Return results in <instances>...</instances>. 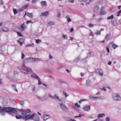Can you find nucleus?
I'll return each instance as SVG.
<instances>
[{"instance_id": "nucleus-1", "label": "nucleus", "mask_w": 121, "mask_h": 121, "mask_svg": "<svg viewBox=\"0 0 121 121\" xmlns=\"http://www.w3.org/2000/svg\"><path fill=\"white\" fill-rule=\"evenodd\" d=\"M26 113L24 110L22 113L23 119L24 118L26 120H31L34 121H40L39 117L38 115L33 113L32 114H29L26 115Z\"/></svg>"}, {"instance_id": "nucleus-2", "label": "nucleus", "mask_w": 121, "mask_h": 121, "mask_svg": "<svg viewBox=\"0 0 121 121\" xmlns=\"http://www.w3.org/2000/svg\"><path fill=\"white\" fill-rule=\"evenodd\" d=\"M112 98L113 99L116 101L121 100V98L120 96L117 94H113L112 95Z\"/></svg>"}, {"instance_id": "nucleus-3", "label": "nucleus", "mask_w": 121, "mask_h": 121, "mask_svg": "<svg viewBox=\"0 0 121 121\" xmlns=\"http://www.w3.org/2000/svg\"><path fill=\"white\" fill-rule=\"evenodd\" d=\"M89 98L91 99H104L105 97L104 96L99 97H94L91 95L89 96Z\"/></svg>"}, {"instance_id": "nucleus-4", "label": "nucleus", "mask_w": 121, "mask_h": 121, "mask_svg": "<svg viewBox=\"0 0 121 121\" xmlns=\"http://www.w3.org/2000/svg\"><path fill=\"white\" fill-rule=\"evenodd\" d=\"M11 107H3L2 108L0 109V111H3L7 112H10V109Z\"/></svg>"}, {"instance_id": "nucleus-5", "label": "nucleus", "mask_w": 121, "mask_h": 121, "mask_svg": "<svg viewBox=\"0 0 121 121\" xmlns=\"http://www.w3.org/2000/svg\"><path fill=\"white\" fill-rule=\"evenodd\" d=\"M90 105H86L83 107V109L85 111H88L90 110Z\"/></svg>"}, {"instance_id": "nucleus-6", "label": "nucleus", "mask_w": 121, "mask_h": 121, "mask_svg": "<svg viewBox=\"0 0 121 121\" xmlns=\"http://www.w3.org/2000/svg\"><path fill=\"white\" fill-rule=\"evenodd\" d=\"M26 27V26L23 23L20 26L19 29L21 31L23 30Z\"/></svg>"}, {"instance_id": "nucleus-7", "label": "nucleus", "mask_w": 121, "mask_h": 121, "mask_svg": "<svg viewBox=\"0 0 121 121\" xmlns=\"http://www.w3.org/2000/svg\"><path fill=\"white\" fill-rule=\"evenodd\" d=\"M109 46L110 45H112V47L114 49H115L116 48L118 47V46L114 43L113 42H112L110 43L109 44Z\"/></svg>"}, {"instance_id": "nucleus-8", "label": "nucleus", "mask_w": 121, "mask_h": 121, "mask_svg": "<svg viewBox=\"0 0 121 121\" xmlns=\"http://www.w3.org/2000/svg\"><path fill=\"white\" fill-rule=\"evenodd\" d=\"M25 15H26L30 18H32L33 17V14L32 13L25 12Z\"/></svg>"}, {"instance_id": "nucleus-9", "label": "nucleus", "mask_w": 121, "mask_h": 121, "mask_svg": "<svg viewBox=\"0 0 121 121\" xmlns=\"http://www.w3.org/2000/svg\"><path fill=\"white\" fill-rule=\"evenodd\" d=\"M96 72L99 73V74L100 76H103V72L101 69H98L96 70Z\"/></svg>"}, {"instance_id": "nucleus-10", "label": "nucleus", "mask_w": 121, "mask_h": 121, "mask_svg": "<svg viewBox=\"0 0 121 121\" xmlns=\"http://www.w3.org/2000/svg\"><path fill=\"white\" fill-rule=\"evenodd\" d=\"M29 6L28 4H26V5L25 6L22 7V8L20 9H19V11L20 12H21L23 10L26 9Z\"/></svg>"}, {"instance_id": "nucleus-11", "label": "nucleus", "mask_w": 121, "mask_h": 121, "mask_svg": "<svg viewBox=\"0 0 121 121\" xmlns=\"http://www.w3.org/2000/svg\"><path fill=\"white\" fill-rule=\"evenodd\" d=\"M30 60L32 62H35L36 61H40L41 60V59L38 58H31Z\"/></svg>"}, {"instance_id": "nucleus-12", "label": "nucleus", "mask_w": 121, "mask_h": 121, "mask_svg": "<svg viewBox=\"0 0 121 121\" xmlns=\"http://www.w3.org/2000/svg\"><path fill=\"white\" fill-rule=\"evenodd\" d=\"M53 99H55L56 100H58L59 101H60L61 99H59V96L55 94L54 96H53Z\"/></svg>"}, {"instance_id": "nucleus-13", "label": "nucleus", "mask_w": 121, "mask_h": 121, "mask_svg": "<svg viewBox=\"0 0 121 121\" xmlns=\"http://www.w3.org/2000/svg\"><path fill=\"white\" fill-rule=\"evenodd\" d=\"M24 40L23 38H21L18 41V42L19 43L20 45L21 46L22 45L23 42H24Z\"/></svg>"}, {"instance_id": "nucleus-14", "label": "nucleus", "mask_w": 121, "mask_h": 121, "mask_svg": "<svg viewBox=\"0 0 121 121\" xmlns=\"http://www.w3.org/2000/svg\"><path fill=\"white\" fill-rule=\"evenodd\" d=\"M2 30L4 32H8L9 31V29L5 27H3L2 28Z\"/></svg>"}, {"instance_id": "nucleus-15", "label": "nucleus", "mask_w": 121, "mask_h": 121, "mask_svg": "<svg viewBox=\"0 0 121 121\" xmlns=\"http://www.w3.org/2000/svg\"><path fill=\"white\" fill-rule=\"evenodd\" d=\"M32 77L35 78L37 79L39 78V77L35 73H33L31 76Z\"/></svg>"}, {"instance_id": "nucleus-16", "label": "nucleus", "mask_w": 121, "mask_h": 121, "mask_svg": "<svg viewBox=\"0 0 121 121\" xmlns=\"http://www.w3.org/2000/svg\"><path fill=\"white\" fill-rule=\"evenodd\" d=\"M41 5L43 7H46L47 6L46 2L45 1H42L41 2Z\"/></svg>"}, {"instance_id": "nucleus-17", "label": "nucleus", "mask_w": 121, "mask_h": 121, "mask_svg": "<svg viewBox=\"0 0 121 121\" xmlns=\"http://www.w3.org/2000/svg\"><path fill=\"white\" fill-rule=\"evenodd\" d=\"M50 117L49 115H44L43 116V118L45 121L46 120L49 119Z\"/></svg>"}, {"instance_id": "nucleus-18", "label": "nucleus", "mask_w": 121, "mask_h": 121, "mask_svg": "<svg viewBox=\"0 0 121 121\" xmlns=\"http://www.w3.org/2000/svg\"><path fill=\"white\" fill-rule=\"evenodd\" d=\"M49 13L47 11L44 13H41V15L43 16H47L48 15Z\"/></svg>"}, {"instance_id": "nucleus-19", "label": "nucleus", "mask_w": 121, "mask_h": 121, "mask_svg": "<svg viewBox=\"0 0 121 121\" xmlns=\"http://www.w3.org/2000/svg\"><path fill=\"white\" fill-rule=\"evenodd\" d=\"M17 112V111L15 108H11L10 109V112H12L13 113H15Z\"/></svg>"}, {"instance_id": "nucleus-20", "label": "nucleus", "mask_w": 121, "mask_h": 121, "mask_svg": "<svg viewBox=\"0 0 121 121\" xmlns=\"http://www.w3.org/2000/svg\"><path fill=\"white\" fill-rule=\"evenodd\" d=\"M106 88H107L111 90V88L109 86H106L105 87H103L100 88V89L102 90H104V91H106V90L105 89Z\"/></svg>"}, {"instance_id": "nucleus-21", "label": "nucleus", "mask_w": 121, "mask_h": 121, "mask_svg": "<svg viewBox=\"0 0 121 121\" xmlns=\"http://www.w3.org/2000/svg\"><path fill=\"white\" fill-rule=\"evenodd\" d=\"M20 70H21L22 72L26 74H28V73L27 72L26 70L23 69L22 68H21Z\"/></svg>"}, {"instance_id": "nucleus-22", "label": "nucleus", "mask_w": 121, "mask_h": 121, "mask_svg": "<svg viewBox=\"0 0 121 121\" xmlns=\"http://www.w3.org/2000/svg\"><path fill=\"white\" fill-rule=\"evenodd\" d=\"M15 117L17 119H20L21 118H23V116L21 115H16Z\"/></svg>"}, {"instance_id": "nucleus-23", "label": "nucleus", "mask_w": 121, "mask_h": 121, "mask_svg": "<svg viewBox=\"0 0 121 121\" xmlns=\"http://www.w3.org/2000/svg\"><path fill=\"white\" fill-rule=\"evenodd\" d=\"M62 109L66 112H69V110L65 106Z\"/></svg>"}, {"instance_id": "nucleus-24", "label": "nucleus", "mask_w": 121, "mask_h": 121, "mask_svg": "<svg viewBox=\"0 0 121 121\" xmlns=\"http://www.w3.org/2000/svg\"><path fill=\"white\" fill-rule=\"evenodd\" d=\"M64 119L66 121H71V119L69 117H63Z\"/></svg>"}, {"instance_id": "nucleus-25", "label": "nucleus", "mask_w": 121, "mask_h": 121, "mask_svg": "<svg viewBox=\"0 0 121 121\" xmlns=\"http://www.w3.org/2000/svg\"><path fill=\"white\" fill-rule=\"evenodd\" d=\"M105 116V114L104 113H102L99 114L97 116L98 118H101L104 117Z\"/></svg>"}, {"instance_id": "nucleus-26", "label": "nucleus", "mask_w": 121, "mask_h": 121, "mask_svg": "<svg viewBox=\"0 0 121 121\" xmlns=\"http://www.w3.org/2000/svg\"><path fill=\"white\" fill-rule=\"evenodd\" d=\"M62 37L64 39H67V35L64 34H62Z\"/></svg>"}, {"instance_id": "nucleus-27", "label": "nucleus", "mask_w": 121, "mask_h": 121, "mask_svg": "<svg viewBox=\"0 0 121 121\" xmlns=\"http://www.w3.org/2000/svg\"><path fill=\"white\" fill-rule=\"evenodd\" d=\"M48 24L50 26L53 25H55V22H50L48 23Z\"/></svg>"}, {"instance_id": "nucleus-28", "label": "nucleus", "mask_w": 121, "mask_h": 121, "mask_svg": "<svg viewBox=\"0 0 121 121\" xmlns=\"http://www.w3.org/2000/svg\"><path fill=\"white\" fill-rule=\"evenodd\" d=\"M99 8L98 6H96L95 7L94 9V12H97L99 9Z\"/></svg>"}, {"instance_id": "nucleus-29", "label": "nucleus", "mask_w": 121, "mask_h": 121, "mask_svg": "<svg viewBox=\"0 0 121 121\" xmlns=\"http://www.w3.org/2000/svg\"><path fill=\"white\" fill-rule=\"evenodd\" d=\"M91 83V81L89 80H87L86 84L87 85H90Z\"/></svg>"}, {"instance_id": "nucleus-30", "label": "nucleus", "mask_w": 121, "mask_h": 121, "mask_svg": "<svg viewBox=\"0 0 121 121\" xmlns=\"http://www.w3.org/2000/svg\"><path fill=\"white\" fill-rule=\"evenodd\" d=\"M47 98V97L46 95H44L42 97L43 101L45 100H46Z\"/></svg>"}, {"instance_id": "nucleus-31", "label": "nucleus", "mask_w": 121, "mask_h": 121, "mask_svg": "<svg viewBox=\"0 0 121 121\" xmlns=\"http://www.w3.org/2000/svg\"><path fill=\"white\" fill-rule=\"evenodd\" d=\"M66 18L68 22H69L71 21V19L69 16H67L66 17Z\"/></svg>"}, {"instance_id": "nucleus-32", "label": "nucleus", "mask_w": 121, "mask_h": 121, "mask_svg": "<svg viewBox=\"0 0 121 121\" xmlns=\"http://www.w3.org/2000/svg\"><path fill=\"white\" fill-rule=\"evenodd\" d=\"M59 105L62 109L65 106L64 104L62 103L59 104Z\"/></svg>"}, {"instance_id": "nucleus-33", "label": "nucleus", "mask_w": 121, "mask_h": 121, "mask_svg": "<svg viewBox=\"0 0 121 121\" xmlns=\"http://www.w3.org/2000/svg\"><path fill=\"white\" fill-rule=\"evenodd\" d=\"M12 87L13 89L16 91V92H17V90L16 89V88L15 86V85H12Z\"/></svg>"}, {"instance_id": "nucleus-34", "label": "nucleus", "mask_w": 121, "mask_h": 121, "mask_svg": "<svg viewBox=\"0 0 121 121\" xmlns=\"http://www.w3.org/2000/svg\"><path fill=\"white\" fill-rule=\"evenodd\" d=\"M106 13L105 11H103L100 10V12L99 13L100 15H101L104 14L105 13Z\"/></svg>"}, {"instance_id": "nucleus-35", "label": "nucleus", "mask_w": 121, "mask_h": 121, "mask_svg": "<svg viewBox=\"0 0 121 121\" xmlns=\"http://www.w3.org/2000/svg\"><path fill=\"white\" fill-rule=\"evenodd\" d=\"M25 112H26V113H30L31 112V111L30 110V109H28L27 110H24Z\"/></svg>"}, {"instance_id": "nucleus-36", "label": "nucleus", "mask_w": 121, "mask_h": 121, "mask_svg": "<svg viewBox=\"0 0 121 121\" xmlns=\"http://www.w3.org/2000/svg\"><path fill=\"white\" fill-rule=\"evenodd\" d=\"M113 18V15H112L110 17H107V19L108 20H109L110 19H112Z\"/></svg>"}, {"instance_id": "nucleus-37", "label": "nucleus", "mask_w": 121, "mask_h": 121, "mask_svg": "<svg viewBox=\"0 0 121 121\" xmlns=\"http://www.w3.org/2000/svg\"><path fill=\"white\" fill-rule=\"evenodd\" d=\"M95 34L97 35H100V31H97L95 32Z\"/></svg>"}, {"instance_id": "nucleus-38", "label": "nucleus", "mask_w": 121, "mask_h": 121, "mask_svg": "<svg viewBox=\"0 0 121 121\" xmlns=\"http://www.w3.org/2000/svg\"><path fill=\"white\" fill-rule=\"evenodd\" d=\"M74 106L78 108H79L80 107V106L78 105L77 103H76L74 105Z\"/></svg>"}, {"instance_id": "nucleus-39", "label": "nucleus", "mask_w": 121, "mask_h": 121, "mask_svg": "<svg viewBox=\"0 0 121 121\" xmlns=\"http://www.w3.org/2000/svg\"><path fill=\"white\" fill-rule=\"evenodd\" d=\"M34 45L33 43H32L31 44H28L26 45V47H30L31 46H33Z\"/></svg>"}, {"instance_id": "nucleus-40", "label": "nucleus", "mask_w": 121, "mask_h": 121, "mask_svg": "<svg viewBox=\"0 0 121 121\" xmlns=\"http://www.w3.org/2000/svg\"><path fill=\"white\" fill-rule=\"evenodd\" d=\"M32 90L33 91H35V86H33L32 87Z\"/></svg>"}, {"instance_id": "nucleus-41", "label": "nucleus", "mask_w": 121, "mask_h": 121, "mask_svg": "<svg viewBox=\"0 0 121 121\" xmlns=\"http://www.w3.org/2000/svg\"><path fill=\"white\" fill-rule=\"evenodd\" d=\"M13 11L14 14H16L17 13V10L15 9H13Z\"/></svg>"}, {"instance_id": "nucleus-42", "label": "nucleus", "mask_w": 121, "mask_h": 121, "mask_svg": "<svg viewBox=\"0 0 121 121\" xmlns=\"http://www.w3.org/2000/svg\"><path fill=\"white\" fill-rule=\"evenodd\" d=\"M87 100L86 99H83L80 100V101H79V103H81V102H82V101H87Z\"/></svg>"}, {"instance_id": "nucleus-43", "label": "nucleus", "mask_w": 121, "mask_h": 121, "mask_svg": "<svg viewBox=\"0 0 121 121\" xmlns=\"http://www.w3.org/2000/svg\"><path fill=\"white\" fill-rule=\"evenodd\" d=\"M37 98L40 100L41 101H43V99H42V97H41L39 96H37Z\"/></svg>"}, {"instance_id": "nucleus-44", "label": "nucleus", "mask_w": 121, "mask_h": 121, "mask_svg": "<svg viewBox=\"0 0 121 121\" xmlns=\"http://www.w3.org/2000/svg\"><path fill=\"white\" fill-rule=\"evenodd\" d=\"M95 34L93 32H91L90 34V35L93 36Z\"/></svg>"}, {"instance_id": "nucleus-45", "label": "nucleus", "mask_w": 121, "mask_h": 121, "mask_svg": "<svg viewBox=\"0 0 121 121\" xmlns=\"http://www.w3.org/2000/svg\"><path fill=\"white\" fill-rule=\"evenodd\" d=\"M26 68L28 69V70L30 72H32L33 71L31 70V69L29 67H26Z\"/></svg>"}, {"instance_id": "nucleus-46", "label": "nucleus", "mask_w": 121, "mask_h": 121, "mask_svg": "<svg viewBox=\"0 0 121 121\" xmlns=\"http://www.w3.org/2000/svg\"><path fill=\"white\" fill-rule=\"evenodd\" d=\"M121 13V10L119 11L117 13V16H119L120 14Z\"/></svg>"}, {"instance_id": "nucleus-47", "label": "nucleus", "mask_w": 121, "mask_h": 121, "mask_svg": "<svg viewBox=\"0 0 121 121\" xmlns=\"http://www.w3.org/2000/svg\"><path fill=\"white\" fill-rule=\"evenodd\" d=\"M38 84L39 85H40L42 84V82H40V80L39 78V79H38Z\"/></svg>"}, {"instance_id": "nucleus-48", "label": "nucleus", "mask_w": 121, "mask_h": 121, "mask_svg": "<svg viewBox=\"0 0 121 121\" xmlns=\"http://www.w3.org/2000/svg\"><path fill=\"white\" fill-rule=\"evenodd\" d=\"M68 1L69 2L72 3H73L74 2V0H69Z\"/></svg>"}, {"instance_id": "nucleus-49", "label": "nucleus", "mask_w": 121, "mask_h": 121, "mask_svg": "<svg viewBox=\"0 0 121 121\" xmlns=\"http://www.w3.org/2000/svg\"><path fill=\"white\" fill-rule=\"evenodd\" d=\"M41 42V41L39 39H37L36 40V42L38 43Z\"/></svg>"}, {"instance_id": "nucleus-50", "label": "nucleus", "mask_w": 121, "mask_h": 121, "mask_svg": "<svg viewBox=\"0 0 121 121\" xmlns=\"http://www.w3.org/2000/svg\"><path fill=\"white\" fill-rule=\"evenodd\" d=\"M17 33L19 36H22V35L21 34V33L20 32H17Z\"/></svg>"}, {"instance_id": "nucleus-51", "label": "nucleus", "mask_w": 121, "mask_h": 121, "mask_svg": "<svg viewBox=\"0 0 121 121\" xmlns=\"http://www.w3.org/2000/svg\"><path fill=\"white\" fill-rule=\"evenodd\" d=\"M84 115L83 114H80L79 115L78 117H83L84 116Z\"/></svg>"}, {"instance_id": "nucleus-52", "label": "nucleus", "mask_w": 121, "mask_h": 121, "mask_svg": "<svg viewBox=\"0 0 121 121\" xmlns=\"http://www.w3.org/2000/svg\"><path fill=\"white\" fill-rule=\"evenodd\" d=\"M59 82L61 83H64L65 82H64L63 81V80H59Z\"/></svg>"}, {"instance_id": "nucleus-53", "label": "nucleus", "mask_w": 121, "mask_h": 121, "mask_svg": "<svg viewBox=\"0 0 121 121\" xmlns=\"http://www.w3.org/2000/svg\"><path fill=\"white\" fill-rule=\"evenodd\" d=\"M25 57L23 53H22V56L21 58L22 59H24Z\"/></svg>"}, {"instance_id": "nucleus-54", "label": "nucleus", "mask_w": 121, "mask_h": 121, "mask_svg": "<svg viewBox=\"0 0 121 121\" xmlns=\"http://www.w3.org/2000/svg\"><path fill=\"white\" fill-rule=\"evenodd\" d=\"M110 118L109 117H107L106 119V121H110Z\"/></svg>"}, {"instance_id": "nucleus-55", "label": "nucleus", "mask_w": 121, "mask_h": 121, "mask_svg": "<svg viewBox=\"0 0 121 121\" xmlns=\"http://www.w3.org/2000/svg\"><path fill=\"white\" fill-rule=\"evenodd\" d=\"M106 50L107 51V52L108 53H109V52L110 51L109 50V49L108 48V47H107L106 48Z\"/></svg>"}, {"instance_id": "nucleus-56", "label": "nucleus", "mask_w": 121, "mask_h": 121, "mask_svg": "<svg viewBox=\"0 0 121 121\" xmlns=\"http://www.w3.org/2000/svg\"><path fill=\"white\" fill-rule=\"evenodd\" d=\"M89 26L90 27H92L94 25L91 24H90L89 25Z\"/></svg>"}, {"instance_id": "nucleus-57", "label": "nucleus", "mask_w": 121, "mask_h": 121, "mask_svg": "<svg viewBox=\"0 0 121 121\" xmlns=\"http://www.w3.org/2000/svg\"><path fill=\"white\" fill-rule=\"evenodd\" d=\"M3 84V82L1 79H0V85L2 84Z\"/></svg>"}, {"instance_id": "nucleus-58", "label": "nucleus", "mask_w": 121, "mask_h": 121, "mask_svg": "<svg viewBox=\"0 0 121 121\" xmlns=\"http://www.w3.org/2000/svg\"><path fill=\"white\" fill-rule=\"evenodd\" d=\"M63 94L64 95H65V96L66 97H67L68 96V95L67 94L65 93L64 92H63Z\"/></svg>"}, {"instance_id": "nucleus-59", "label": "nucleus", "mask_w": 121, "mask_h": 121, "mask_svg": "<svg viewBox=\"0 0 121 121\" xmlns=\"http://www.w3.org/2000/svg\"><path fill=\"white\" fill-rule=\"evenodd\" d=\"M49 57L50 59H52V56L50 55V54H49Z\"/></svg>"}, {"instance_id": "nucleus-60", "label": "nucleus", "mask_w": 121, "mask_h": 121, "mask_svg": "<svg viewBox=\"0 0 121 121\" xmlns=\"http://www.w3.org/2000/svg\"><path fill=\"white\" fill-rule=\"evenodd\" d=\"M60 14H61V13H60V12H59L58 13V17H60Z\"/></svg>"}, {"instance_id": "nucleus-61", "label": "nucleus", "mask_w": 121, "mask_h": 121, "mask_svg": "<svg viewBox=\"0 0 121 121\" xmlns=\"http://www.w3.org/2000/svg\"><path fill=\"white\" fill-rule=\"evenodd\" d=\"M20 104L21 105H23L24 104V102L22 101H21L20 102Z\"/></svg>"}, {"instance_id": "nucleus-62", "label": "nucleus", "mask_w": 121, "mask_h": 121, "mask_svg": "<svg viewBox=\"0 0 121 121\" xmlns=\"http://www.w3.org/2000/svg\"><path fill=\"white\" fill-rule=\"evenodd\" d=\"M104 9V6H102L101 8V10L103 11Z\"/></svg>"}, {"instance_id": "nucleus-63", "label": "nucleus", "mask_w": 121, "mask_h": 121, "mask_svg": "<svg viewBox=\"0 0 121 121\" xmlns=\"http://www.w3.org/2000/svg\"><path fill=\"white\" fill-rule=\"evenodd\" d=\"M49 96L52 99H53V96H52L51 95H50V94H49Z\"/></svg>"}, {"instance_id": "nucleus-64", "label": "nucleus", "mask_w": 121, "mask_h": 121, "mask_svg": "<svg viewBox=\"0 0 121 121\" xmlns=\"http://www.w3.org/2000/svg\"><path fill=\"white\" fill-rule=\"evenodd\" d=\"M37 0H32V2L34 3L35 2L37 1Z\"/></svg>"}]
</instances>
